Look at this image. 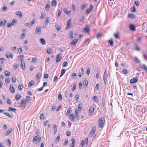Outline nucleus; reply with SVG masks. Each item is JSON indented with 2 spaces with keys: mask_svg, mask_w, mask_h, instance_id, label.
I'll list each match as a JSON object with an SVG mask.
<instances>
[{
  "mask_svg": "<svg viewBox=\"0 0 147 147\" xmlns=\"http://www.w3.org/2000/svg\"><path fill=\"white\" fill-rule=\"evenodd\" d=\"M20 57H21V59H20V60L21 61V62H22V61H24L23 60V58L24 57V55H20Z\"/></svg>",
  "mask_w": 147,
  "mask_h": 147,
  "instance_id": "obj_46",
  "label": "nucleus"
},
{
  "mask_svg": "<svg viewBox=\"0 0 147 147\" xmlns=\"http://www.w3.org/2000/svg\"><path fill=\"white\" fill-rule=\"evenodd\" d=\"M65 70L64 69H62L61 70V75L60 76V77L63 76L64 74L65 73Z\"/></svg>",
  "mask_w": 147,
  "mask_h": 147,
  "instance_id": "obj_24",
  "label": "nucleus"
},
{
  "mask_svg": "<svg viewBox=\"0 0 147 147\" xmlns=\"http://www.w3.org/2000/svg\"><path fill=\"white\" fill-rule=\"evenodd\" d=\"M129 28L130 29L133 31H134L136 30V28L135 26L133 24H130L129 25Z\"/></svg>",
  "mask_w": 147,
  "mask_h": 147,
  "instance_id": "obj_14",
  "label": "nucleus"
},
{
  "mask_svg": "<svg viewBox=\"0 0 147 147\" xmlns=\"http://www.w3.org/2000/svg\"><path fill=\"white\" fill-rule=\"evenodd\" d=\"M81 105L79 104L78 106V110L79 111H81L82 110Z\"/></svg>",
  "mask_w": 147,
  "mask_h": 147,
  "instance_id": "obj_48",
  "label": "nucleus"
},
{
  "mask_svg": "<svg viewBox=\"0 0 147 147\" xmlns=\"http://www.w3.org/2000/svg\"><path fill=\"white\" fill-rule=\"evenodd\" d=\"M44 117L45 116L44 114H42L40 115V118L41 119H43Z\"/></svg>",
  "mask_w": 147,
  "mask_h": 147,
  "instance_id": "obj_53",
  "label": "nucleus"
},
{
  "mask_svg": "<svg viewBox=\"0 0 147 147\" xmlns=\"http://www.w3.org/2000/svg\"><path fill=\"white\" fill-rule=\"evenodd\" d=\"M72 111V109L71 108H69L68 109L67 113L66 115H68Z\"/></svg>",
  "mask_w": 147,
  "mask_h": 147,
  "instance_id": "obj_23",
  "label": "nucleus"
},
{
  "mask_svg": "<svg viewBox=\"0 0 147 147\" xmlns=\"http://www.w3.org/2000/svg\"><path fill=\"white\" fill-rule=\"evenodd\" d=\"M25 25L27 26H28V27H30V26H31V24H30V23H26L25 24Z\"/></svg>",
  "mask_w": 147,
  "mask_h": 147,
  "instance_id": "obj_59",
  "label": "nucleus"
},
{
  "mask_svg": "<svg viewBox=\"0 0 147 147\" xmlns=\"http://www.w3.org/2000/svg\"><path fill=\"white\" fill-rule=\"evenodd\" d=\"M49 18L48 17H47L46 18L44 22L45 25H47L49 23Z\"/></svg>",
  "mask_w": 147,
  "mask_h": 147,
  "instance_id": "obj_30",
  "label": "nucleus"
},
{
  "mask_svg": "<svg viewBox=\"0 0 147 147\" xmlns=\"http://www.w3.org/2000/svg\"><path fill=\"white\" fill-rule=\"evenodd\" d=\"M16 14L18 16L20 17L21 18H22L23 16L22 13L21 11H20L19 12H16Z\"/></svg>",
  "mask_w": 147,
  "mask_h": 147,
  "instance_id": "obj_21",
  "label": "nucleus"
},
{
  "mask_svg": "<svg viewBox=\"0 0 147 147\" xmlns=\"http://www.w3.org/2000/svg\"><path fill=\"white\" fill-rule=\"evenodd\" d=\"M62 58V55L61 54H58L56 58V62L58 63L59 62Z\"/></svg>",
  "mask_w": 147,
  "mask_h": 147,
  "instance_id": "obj_3",
  "label": "nucleus"
},
{
  "mask_svg": "<svg viewBox=\"0 0 147 147\" xmlns=\"http://www.w3.org/2000/svg\"><path fill=\"white\" fill-rule=\"evenodd\" d=\"M21 97V95H19L18 94H16V96H15V99L17 100H18Z\"/></svg>",
  "mask_w": 147,
  "mask_h": 147,
  "instance_id": "obj_26",
  "label": "nucleus"
},
{
  "mask_svg": "<svg viewBox=\"0 0 147 147\" xmlns=\"http://www.w3.org/2000/svg\"><path fill=\"white\" fill-rule=\"evenodd\" d=\"M122 71L125 74H127L128 73L127 70L125 69H123L122 70Z\"/></svg>",
  "mask_w": 147,
  "mask_h": 147,
  "instance_id": "obj_62",
  "label": "nucleus"
},
{
  "mask_svg": "<svg viewBox=\"0 0 147 147\" xmlns=\"http://www.w3.org/2000/svg\"><path fill=\"white\" fill-rule=\"evenodd\" d=\"M69 118L71 121H74L75 120V117L74 115L71 114L69 115Z\"/></svg>",
  "mask_w": 147,
  "mask_h": 147,
  "instance_id": "obj_19",
  "label": "nucleus"
},
{
  "mask_svg": "<svg viewBox=\"0 0 147 147\" xmlns=\"http://www.w3.org/2000/svg\"><path fill=\"white\" fill-rule=\"evenodd\" d=\"M87 5L85 3H83L81 7V9L82 10L84 9L86 7Z\"/></svg>",
  "mask_w": 147,
  "mask_h": 147,
  "instance_id": "obj_39",
  "label": "nucleus"
},
{
  "mask_svg": "<svg viewBox=\"0 0 147 147\" xmlns=\"http://www.w3.org/2000/svg\"><path fill=\"white\" fill-rule=\"evenodd\" d=\"M82 83L80 82L79 85V88L80 89L82 88Z\"/></svg>",
  "mask_w": 147,
  "mask_h": 147,
  "instance_id": "obj_64",
  "label": "nucleus"
},
{
  "mask_svg": "<svg viewBox=\"0 0 147 147\" xmlns=\"http://www.w3.org/2000/svg\"><path fill=\"white\" fill-rule=\"evenodd\" d=\"M108 77V75L107 73V70L106 69L105 70V72H104V75H103V80H107V78Z\"/></svg>",
  "mask_w": 147,
  "mask_h": 147,
  "instance_id": "obj_11",
  "label": "nucleus"
},
{
  "mask_svg": "<svg viewBox=\"0 0 147 147\" xmlns=\"http://www.w3.org/2000/svg\"><path fill=\"white\" fill-rule=\"evenodd\" d=\"M78 41V38H76L73 40L70 43V44L72 46H74L75 45Z\"/></svg>",
  "mask_w": 147,
  "mask_h": 147,
  "instance_id": "obj_4",
  "label": "nucleus"
},
{
  "mask_svg": "<svg viewBox=\"0 0 147 147\" xmlns=\"http://www.w3.org/2000/svg\"><path fill=\"white\" fill-rule=\"evenodd\" d=\"M109 42L111 47H113V42L112 39L109 40Z\"/></svg>",
  "mask_w": 147,
  "mask_h": 147,
  "instance_id": "obj_29",
  "label": "nucleus"
},
{
  "mask_svg": "<svg viewBox=\"0 0 147 147\" xmlns=\"http://www.w3.org/2000/svg\"><path fill=\"white\" fill-rule=\"evenodd\" d=\"M45 14L43 13H42L40 17V18L41 19H42L45 18Z\"/></svg>",
  "mask_w": 147,
  "mask_h": 147,
  "instance_id": "obj_51",
  "label": "nucleus"
},
{
  "mask_svg": "<svg viewBox=\"0 0 147 147\" xmlns=\"http://www.w3.org/2000/svg\"><path fill=\"white\" fill-rule=\"evenodd\" d=\"M21 68L22 69H24L25 68V64L24 62V61H23L22 62H21V65H20Z\"/></svg>",
  "mask_w": 147,
  "mask_h": 147,
  "instance_id": "obj_16",
  "label": "nucleus"
},
{
  "mask_svg": "<svg viewBox=\"0 0 147 147\" xmlns=\"http://www.w3.org/2000/svg\"><path fill=\"white\" fill-rule=\"evenodd\" d=\"M4 114L8 117L10 118L12 117V116L8 113H4Z\"/></svg>",
  "mask_w": 147,
  "mask_h": 147,
  "instance_id": "obj_37",
  "label": "nucleus"
},
{
  "mask_svg": "<svg viewBox=\"0 0 147 147\" xmlns=\"http://www.w3.org/2000/svg\"><path fill=\"white\" fill-rule=\"evenodd\" d=\"M71 142H72L71 144L72 145H75L74 144L75 143V139L74 138H71Z\"/></svg>",
  "mask_w": 147,
  "mask_h": 147,
  "instance_id": "obj_47",
  "label": "nucleus"
},
{
  "mask_svg": "<svg viewBox=\"0 0 147 147\" xmlns=\"http://www.w3.org/2000/svg\"><path fill=\"white\" fill-rule=\"evenodd\" d=\"M26 102V100L23 99L21 100L20 104L21 106L23 107H25Z\"/></svg>",
  "mask_w": 147,
  "mask_h": 147,
  "instance_id": "obj_5",
  "label": "nucleus"
},
{
  "mask_svg": "<svg viewBox=\"0 0 147 147\" xmlns=\"http://www.w3.org/2000/svg\"><path fill=\"white\" fill-rule=\"evenodd\" d=\"M64 11L67 15H68L71 12L70 11H67V10L65 9H64Z\"/></svg>",
  "mask_w": 147,
  "mask_h": 147,
  "instance_id": "obj_40",
  "label": "nucleus"
},
{
  "mask_svg": "<svg viewBox=\"0 0 147 147\" xmlns=\"http://www.w3.org/2000/svg\"><path fill=\"white\" fill-rule=\"evenodd\" d=\"M17 22V20L16 19H14L12 20V22L8 24L7 26L8 28H10L13 26Z\"/></svg>",
  "mask_w": 147,
  "mask_h": 147,
  "instance_id": "obj_2",
  "label": "nucleus"
},
{
  "mask_svg": "<svg viewBox=\"0 0 147 147\" xmlns=\"http://www.w3.org/2000/svg\"><path fill=\"white\" fill-rule=\"evenodd\" d=\"M10 81V79L9 78H6L5 79V82L6 83H8Z\"/></svg>",
  "mask_w": 147,
  "mask_h": 147,
  "instance_id": "obj_54",
  "label": "nucleus"
},
{
  "mask_svg": "<svg viewBox=\"0 0 147 147\" xmlns=\"http://www.w3.org/2000/svg\"><path fill=\"white\" fill-rule=\"evenodd\" d=\"M91 11V9H87L86 11V13L87 14H88L90 13Z\"/></svg>",
  "mask_w": 147,
  "mask_h": 147,
  "instance_id": "obj_57",
  "label": "nucleus"
},
{
  "mask_svg": "<svg viewBox=\"0 0 147 147\" xmlns=\"http://www.w3.org/2000/svg\"><path fill=\"white\" fill-rule=\"evenodd\" d=\"M57 4V1L55 0H53L51 2V5L53 6H56Z\"/></svg>",
  "mask_w": 147,
  "mask_h": 147,
  "instance_id": "obj_20",
  "label": "nucleus"
},
{
  "mask_svg": "<svg viewBox=\"0 0 147 147\" xmlns=\"http://www.w3.org/2000/svg\"><path fill=\"white\" fill-rule=\"evenodd\" d=\"M38 136H35L33 138V140H32L33 141V142L36 141L37 140H38Z\"/></svg>",
  "mask_w": 147,
  "mask_h": 147,
  "instance_id": "obj_42",
  "label": "nucleus"
},
{
  "mask_svg": "<svg viewBox=\"0 0 147 147\" xmlns=\"http://www.w3.org/2000/svg\"><path fill=\"white\" fill-rule=\"evenodd\" d=\"M75 117L77 119H78L79 118V115L78 111L77 110H75Z\"/></svg>",
  "mask_w": 147,
  "mask_h": 147,
  "instance_id": "obj_27",
  "label": "nucleus"
},
{
  "mask_svg": "<svg viewBox=\"0 0 147 147\" xmlns=\"http://www.w3.org/2000/svg\"><path fill=\"white\" fill-rule=\"evenodd\" d=\"M36 22V21L35 19H32V21L30 23L31 26H32Z\"/></svg>",
  "mask_w": 147,
  "mask_h": 147,
  "instance_id": "obj_45",
  "label": "nucleus"
},
{
  "mask_svg": "<svg viewBox=\"0 0 147 147\" xmlns=\"http://www.w3.org/2000/svg\"><path fill=\"white\" fill-rule=\"evenodd\" d=\"M93 100L95 102H96L98 101L97 97L96 96H95L94 97Z\"/></svg>",
  "mask_w": 147,
  "mask_h": 147,
  "instance_id": "obj_50",
  "label": "nucleus"
},
{
  "mask_svg": "<svg viewBox=\"0 0 147 147\" xmlns=\"http://www.w3.org/2000/svg\"><path fill=\"white\" fill-rule=\"evenodd\" d=\"M114 36L115 38L117 39H119V34L118 33H117L116 34H114Z\"/></svg>",
  "mask_w": 147,
  "mask_h": 147,
  "instance_id": "obj_52",
  "label": "nucleus"
},
{
  "mask_svg": "<svg viewBox=\"0 0 147 147\" xmlns=\"http://www.w3.org/2000/svg\"><path fill=\"white\" fill-rule=\"evenodd\" d=\"M50 6V5L49 4H47L45 6L46 10L48 11L49 10V8Z\"/></svg>",
  "mask_w": 147,
  "mask_h": 147,
  "instance_id": "obj_38",
  "label": "nucleus"
},
{
  "mask_svg": "<svg viewBox=\"0 0 147 147\" xmlns=\"http://www.w3.org/2000/svg\"><path fill=\"white\" fill-rule=\"evenodd\" d=\"M138 78L136 77L135 78H134L132 79H131L130 81L131 84H134L136 83L138 81Z\"/></svg>",
  "mask_w": 147,
  "mask_h": 147,
  "instance_id": "obj_7",
  "label": "nucleus"
},
{
  "mask_svg": "<svg viewBox=\"0 0 147 147\" xmlns=\"http://www.w3.org/2000/svg\"><path fill=\"white\" fill-rule=\"evenodd\" d=\"M10 90L11 92H12L13 93H14L15 91V89H14L13 86L12 84L10 85Z\"/></svg>",
  "mask_w": 147,
  "mask_h": 147,
  "instance_id": "obj_13",
  "label": "nucleus"
},
{
  "mask_svg": "<svg viewBox=\"0 0 147 147\" xmlns=\"http://www.w3.org/2000/svg\"><path fill=\"white\" fill-rule=\"evenodd\" d=\"M34 81L32 80L29 83L28 85V87H30L32 85L34 84Z\"/></svg>",
  "mask_w": 147,
  "mask_h": 147,
  "instance_id": "obj_25",
  "label": "nucleus"
},
{
  "mask_svg": "<svg viewBox=\"0 0 147 147\" xmlns=\"http://www.w3.org/2000/svg\"><path fill=\"white\" fill-rule=\"evenodd\" d=\"M5 55L8 58H11L12 59L13 58V55L11 54V53L9 52H7L6 53Z\"/></svg>",
  "mask_w": 147,
  "mask_h": 147,
  "instance_id": "obj_8",
  "label": "nucleus"
},
{
  "mask_svg": "<svg viewBox=\"0 0 147 147\" xmlns=\"http://www.w3.org/2000/svg\"><path fill=\"white\" fill-rule=\"evenodd\" d=\"M130 10L131 12H135L136 11V9L135 8L134 6L133 7H131L130 8Z\"/></svg>",
  "mask_w": 147,
  "mask_h": 147,
  "instance_id": "obj_34",
  "label": "nucleus"
},
{
  "mask_svg": "<svg viewBox=\"0 0 147 147\" xmlns=\"http://www.w3.org/2000/svg\"><path fill=\"white\" fill-rule=\"evenodd\" d=\"M128 18L132 19L135 18L136 17L135 15L134 14L130 13L128 14Z\"/></svg>",
  "mask_w": 147,
  "mask_h": 147,
  "instance_id": "obj_15",
  "label": "nucleus"
},
{
  "mask_svg": "<svg viewBox=\"0 0 147 147\" xmlns=\"http://www.w3.org/2000/svg\"><path fill=\"white\" fill-rule=\"evenodd\" d=\"M102 35V34H101L98 33L96 35V37L97 39H98V38H100V37Z\"/></svg>",
  "mask_w": 147,
  "mask_h": 147,
  "instance_id": "obj_55",
  "label": "nucleus"
},
{
  "mask_svg": "<svg viewBox=\"0 0 147 147\" xmlns=\"http://www.w3.org/2000/svg\"><path fill=\"white\" fill-rule=\"evenodd\" d=\"M12 80L13 82H15L16 81L17 79L16 77H13L12 78Z\"/></svg>",
  "mask_w": 147,
  "mask_h": 147,
  "instance_id": "obj_56",
  "label": "nucleus"
},
{
  "mask_svg": "<svg viewBox=\"0 0 147 147\" xmlns=\"http://www.w3.org/2000/svg\"><path fill=\"white\" fill-rule=\"evenodd\" d=\"M102 105L103 106H104L105 105V100L104 99H102Z\"/></svg>",
  "mask_w": 147,
  "mask_h": 147,
  "instance_id": "obj_61",
  "label": "nucleus"
},
{
  "mask_svg": "<svg viewBox=\"0 0 147 147\" xmlns=\"http://www.w3.org/2000/svg\"><path fill=\"white\" fill-rule=\"evenodd\" d=\"M4 74L7 76H9L10 74V72L9 71H5Z\"/></svg>",
  "mask_w": 147,
  "mask_h": 147,
  "instance_id": "obj_33",
  "label": "nucleus"
},
{
  "mask_svg": "<svg viewBox=\"0 0 147 147\" xmlns=\"http://www.w3.org/2000/svg\"><path fill=\"white\" fill-rule=\"evenodd\" d=\"M23 87V86L22 84H20L18 87V89L20 90H22Z\"/></svg>",
  "mask_w": 147,
  "mask_h": 147,
  "instance_id": "obj_32",
  "label": "nucleus"
},
{
  "mask_svg": "<svg viewBox=\"0 0 147 147\" xmlns=\"http://www.w3.org/2000/svg\"><path fill=\"white\" fill-rule=\"evenodd\" d=\"M60 134H59L57 137V138H56V141L57 142H59V140L60 138Z\"/></svg>",
  "mask_w": 147,
  "mask_h": 147,
  "instance_id": "obj_60",
  "label": "nucleus"
},
{
  "mask_svg": "<svg viewBox=\"0 0 147 147\" xmlns=\"http://www.w3.org/2000/svg\"><path fill=\"white\" fill-rule=\"evenodd\" d=\"M135 48L136 50L138 51H140V48L137 45H136Z\"/></svg>",
  "mask_w": 147,
  "mask_h": 147,
  "instance_id": "obj_58",
  "label": "nucleus"
},
{
  "mask_svg": "<svg viewBox=\"0 0 147 147\" xmlns=\"http://www.w3.org/2000/svg\"><path fill=\"white\" fill-rule=\"evenodd\" d=\"M67 62L66 61L64 62L63 64V66L64 67H65L67 66Z\"/></svg>",
  "mask_w": 147,
  "mask_h": 147,
  "instance_id": "obj_49",
  "label": "nucleus"
},
{
  "mask_svg": "<svg viewBox=\"0 0 147 147\" xmlns=\"http://www.w3.org/2000/svg\"><path fill=\"white\" fill-rule=\"evenodd\" d=\"M105 122V119L104 118L101 117L99 119L98 124V127L101 128L103 127V125Z\"/></svg>",
  "mask_w": 147,
  "mask_h": 147,
  "instance_id": "obj_1",
  "label": "nucleus"
},
{
  "mask_svg": "<svg viewBox=\"0 0 147 147\" xmlns=\"http://www.w3.org/2000/svg\"><path fill=\"white\" fill-rule=\"evenodd\" d=\"M39 41L40 43L42 45H45L46 44V42L45 40L43 38H40Z\"/></svg>",
  "mask_w": 147,
  "mask_h": 147,
  "instance_id": "obj_12",
  "label": "nucleus"
},
{
  "mask_svg": "<svg viewBox=\"0 0 147 147\" xmlns=\"http://www.w3.org/2000/svg\"><path fill=\"white\" fill-rule=\"evenodd\" d=\"M84 30L87 33L89 32L90 31V29L88 26L86 25L84 28Z\"/></svg>",
  "mask_w": 147,
  "mask_h": 147,
  "instance_id": "obj_18",
  "label": "nucleus"
},
{
  "mask_svg": "<svg viewBox=\"0 0 147 147\" xmlns=\"http://www.w3.org/2000/svg\"><path fill=\"white\" fill-rule=\"evenodd\" d=\"M58 99L60 100H62V96L61 94H58Z\"/></svg>",
  "mask_w": 147,
  "mask_h": 147,
  "instance_id": "obj_44",
  "label": "nucleus"
},
{
  "mask_svg": "<svg viewBox=\"0 0 147 147\" xmlns=\"http://www.w3.org/2000/svg\"><path fill=\"white\" fill-rule=\"evenodd\" d=\"M83 84L84 85H85L87 86L88 85V82L87 80H84V81Z\"/></svg>",
  "mask_w": 147,
  "mask_h": 147,
  "instance_id": "obj_35",
  "label": "nucleus"
},
{
  "mask_svg": "<svg viewBox=\"0 0 147 147\" xmlns=\"http://www.w3.org/2000/svg\"><path fill=\"white\" fill-rule=\"evenodd\" d=\"M88 138H87L86 139H85L84 140H82V142H81V145L83 146H84L85 144V143H88Z\"/></svg>",
  "mask_w": 147,
  "mask_h": 147,
  "instance_id": "obj_17",
  "label": "nucleus"
},
{
  "mask_svg": "<svg viewBox=\"0 0 147 147\" xmlns=\"http://www.w3.org/2000/svg\"><path fill=\"white\" fill-rule=\"evenodd\" d=\"M12 130L11 129H9L8 130L6 134H5L6 136H8L9 135L10 133L12 131Z\"/></svg>",
  "mask_w": 147,
  "mask_h": 147,
  "instance_id": "obj_22",
  "label": "nucleus"
},
{
  "mask_svg": "<svg viewBox=\"0 0 147 147\" xmlns=\"http://www.w3.org/2000/svg\"><path fill=\"white\" fill-rule=\"evenodd\" d=\"M41 32V28L39 27H37L35 30V32L36 34H40Z\"/></svg>",
  "mask_w": 147,
  "mask_h": 147,
  "instance_id": "obj_10",
  "label": "nucleus"
},
{
  "mask_svg": "<svg viewBox=\"0 0 147 147\" xmlns=\"http://www.w3.org/2000/svg\"><path fill=\"white\" fill-rule=\"evenodd\" d=\"M94 111V108L93 106H91L89 109V115H91L93 114Z\"/></svg>",
  "mask_w": 147,
  "mask_h": 147,
  "instance_id": "obj_6",
  "label": "nucleus"
},
{
  "mask_svg": "<svg viewBox=\"0 0 147 147\" xmlns=\"http://www.w3.org/2000/svg\"><path fill=\"white\" fill-rule=\"evenodd\" d=\"M71 22V19H70L69 20H68V21H67V26L66 28V30L69 29L70 28V27H70Z\"/></svg>",
  "mask_w": 147,
  "mask_h": 147,
  "instance_id": "obj_9",
  "label": "nucleus"
},
{
  "mask_svg": "<svg viewBox=\"0 0 147 147\" xmlns=\"http://www.w3.org/2000/svg\"><path fill=\"white\" fill-rule=\"evenodd\" d=\"M16 110V109L15 108L9 107V108L8 110L9 111H15Z\"/></svg>",
  "mask_w": 147,
  "mask_h": 147,
  "instance_id": "obj_36",
  "label": "nucleus"
},
{
  "mask_svg": "<svg viewBox=\"0 0 147 147\" xmlns=\"http://www.w3.org/2000/svg\"><path fill=\"white\" fill-rule=\"evenodd\" d=\"M73 32L72 31H71L69 34V38L71 39H72L73 38Z\"/></svg>",
  "mask_w": 147,
  "mask_h": 147,
  "instance_id": "obj_31",
  "label": "nucleus"
},
{
  "mask_svg": "<svg viewBox=\"0 0 147 147\" xmlns=\"http://www.w3.org/2000/svg\"><path fill=\"white\" fill-rule=\"evenodd\" d=\"M55 27L57 31H59L61 29V27L60 26H56Z\"/></svg>",
  "mask_w": 147,
  "mask_h": 147,
  "instance_id": "obj_41",
  "label": "nucleus"
},
{
  "mask_svg": "<svg viewBox=\"0 0 147 147\" xmlns=\"http://www.w3.org/2000/svg\"><path fill=\"white\" fill-rule=\"evenodd\" d=\"M58 14L57 16L60 17L61 15L62 11L60 9H58Z\"/></svg>",
  "mask_w": 147,
  "mask_h": 147,
  "instance_id": "obj_43",
  "label": "nucleus"
},
{
  "mask_svg": "<svg viewBox=\"0 0 147 147\" xmlns=\"http://www.w3.org/2000/svg\"><path fill=\"white\" fill-rule=\"evenodd\" d=\"M47 52L48 54H50L53 52V50L51 48H48L47 50Z\"/></svg>",
  "mask_w": 147,
  "mask_h": 147,
  "instance_id": "obj_28",
  "label": "nucleus"
},
{
  "mask_svg": "<svg viewBox=\"0 0 147 147\" xmlns=\"http://www.w3.org/2000/svg\"><path fill=\"white\" fill-rule=\"evenodd\" d=\"M62 106L61 105L59 106V107L56 109V111L58 112V111L59 109L61 108Z\"/></svg>",
  "mask_w": 147,
  "mask_h": 147,
  "instance_id": "obj_63",
  "label": "nucleus"
}]
</instances>
